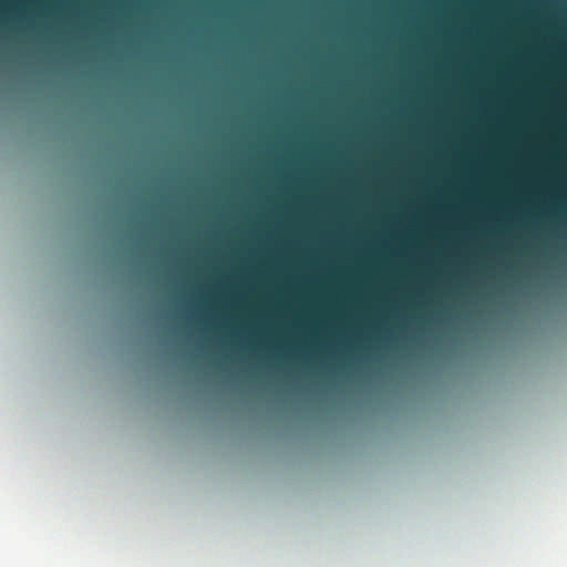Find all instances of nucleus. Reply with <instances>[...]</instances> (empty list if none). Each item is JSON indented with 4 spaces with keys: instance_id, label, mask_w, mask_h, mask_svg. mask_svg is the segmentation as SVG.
Segmentation results:
<instances>
[{
    "instance_id": "f257e3e1",
    "label": "nucleus",
    "mask_w": 567,
    "mask_h": 567,
    "mask_svg": "<svg viewBox=\"0 0 567 567\" xmlns=\"http://www.w3.org/2000/svg\"><path fill=\"white\" fill-rule=\"evenodd\" d=\"M162 248H535L534 246H426V245H229V246H162ZM540 248H546L542 246ZM555 248H567L556 246Z\"/></svg>"
},
{
    "instance_id": "f03ea898",
    "label": "nucleus",
    "mask_w": 567,
    "mask_h": 567,
    "mask_svg": "<svg viewBox=\"0 0 567 567\" xmlns=\"http://www.w3.org/2000/svg\"><path fill=\"white\" fill-rule=\"evenodd\" d=\"M567 254V250H305V255Z\"/></svg>"
}]
</instances>
